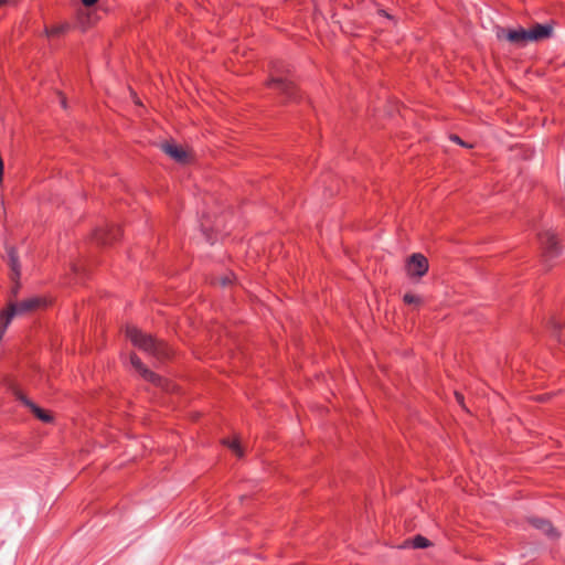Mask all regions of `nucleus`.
<instances>
[{
  "mask_svg": "<svg viewBox=\"0 0 565 565\" xmlns=\"http://www.w3.org/2000/svg\"><path fill=\"white\" fill-rule=\"evenodd\" d=\"M126 337L136 348L158 361H163L170 356V349L164 342L157 340L150 334L143 333L136 327H127Z\"/></svg>",
  "mask_w": 565,
  "mask_h": 565,
  "instance_id": "1",
  "label": "nucleus"
},
{
  "mask_svg": "<svg viewBox=\"0 0 565 565\" xmlns=\"http://www.w3.org/2000/svg\"><path fill=\"white\" fill-rule=\"evenodd\" d=\"M290 71L282 62H274L270 67L268 87L278 92L285 100H297V88L290 78Z\"/></svg>",
  "mask_w": 565,
  "mask_h": 565,
  "instance_id": "2",
  "label": "nucleus"
},
{
  "mask_svg": "<svg viewBox=\"0 0 565 565\" xmlns=\"http://www.w3.org/2000/svg\"><path fill=\"white\" fill-rule=\"evenodd\" d=\"M40 299L30 298L20 302H12L0 313V341L2 340L13 317L32 311L40 306Z\"/></svg>",
  "mask_w": 565,
  "mask_h": 565,
  "instance_id": "3",
  "label": "nucleus"
},
{
  "mask_svg": "<svg viewBox=\"0 0 565 565\" xmlns=\"http://www.w3.org/2000/svg\"><path fill=\"white\" fill-rule=\"evenodd\" d=\"M539 241L543 249V255L546 259L556 257L561 249L556 235L551 231H545L539 234Z\"/></svg>",
  "mask_w": 565,
  "mask_h": 565,
  "instance_id": "4",
  "label": "nucleus"
},
{
  "mask_svg": "<svg viewBox=\"0 0 565 565\" xmlns=\"http://www.w3.org/2000/svg\"><path fill=\"white\" fill-rule=\"evenodd\" d=\"M130 364L147 382H150L157 386H163L164 380L149 370L140 360V358L132 353L130 354Z\"/></svg>",
  "mask_w": 565,
  "mask_h": 565,
  "instance_id": "5",
  "label": "nucleus"
},
{
  "mask_svg": "<svg viewBox=\"0 0 565 565\" xmlns=\"http://www.w3.org/2000/svg\"><path fill=\"white\" fill-rule=\"evenodd\" d=\"M428 260L419 253L413 254L407 263L406 270L411 277H423L428 271Z\"/></svg>",
  "mask_w": 565,
  "mask_h": 565,
  "instance_id": "6",
  "label": "nucleus"
},
{
  "mask_svg": "<svg viewBox=\"0 0 565 565\" xmlns=\"http://www.w3.org/2000/svg\"><path fill=\"white\" fill-rule=\"evenodd\" d=\"M120 236L121 230L116 225H111L106 230H98L95 234V239L100 244L107 245L118 241Z\"/></svg>",
  "mask_w": 565,
  "mask_h": 565,
  "instance_id": "7",
  "label": "nucleus"
},
{
  "mask_svg": "<svg viewBox=\"0 0 565 565\" xmlns=\"http://www.w3.org/2000/svg\"><path fill=\"white\" fill-rule=\"evenodd\" d=\"M17 398L22 402L26 407L31 409V412L42 422L51 423L52 416L46 413L44 409L36 406L32 401H30L26 396H24L21 392H17Z\"/></svg>",
  "mask_w": 565,
  "mask_h": 565,
  "instance_id": "8",
  "label": "nucleus"
},
{
  "mask_svg": "<svg viewBox=\"0 0 565 565\" xmlns=\"http://www.w3.org/2000/svg\"><path fill=\"white\" fill-rule=\"evenodd\" d=\"M529 31L530 41L547 39L552 34V26L548 24H535Z\"/></svg>",
  "mask_w": 565,
  "mask_h": 565,
  "instance_id": "9",
  "label": "nucleus"
},
{
  "mask_svg": "<svg viewBox=\"0 0 565 565\" xmlns=\"http://www.w3.org/2000/svg\"><path fill=\"white\" fill-rule=\"evenodd\" d=\"M529 522L537 530L542 531L548 537H556L557 532L553 527L552 523L548 520L541 518H532Z\"/></svg>",
  "mask_w": 565,
  "mask_h": 565,
  "instance_id": "10",
  "label": "nucleus"
},
{
  "mask_svg": "<svg viewBox=\"0 0 565 565\" xmlns=\"http://www.w3.org/2000/svg\"><path fill=\"white\" fill-rule=\"evenodd\" d=\"M162 150L174 159L177 162H184L186 159V152L179 146L170 142L162 145Z\"/></svg>",
  "mask_w": 565,
  "mask_h": 565,
  "instance_id": "11",
  "label": "nucleus"
},
{
  "mask_svg": "<svg viewBox=\"0 0 565 565\" xmlns=\"http://www.w3.org/2000/svg\"><path fill=\"white\" fill-rule=\"evenodd\" d=\"M507 39L512 43L529 42L530 41L529 31L523 28H519L516 30H510L508 32Z\"/></svg>",
  "mask_w": 565,
  "mask_h": 565,
  "instance_id": "12",
  "label": "nucleus"
},
{
  "mask_svg": "<svg viewBox=\"0 0 565 565\" xmlns=\"http://www.w3.org/2000/svg\"><path fill=\"white\" fill-rule=\"evenodd\" d=\"M9 265L12 271L11 278L18 279L20 277V263L19 257L14 248L10 247L8 249Z\"/></svg>",
  "mask_w": 565,
  "mask_h": 565,
  "instance_id": "13",
  "label": "nucleus"
},
{
  "mask_svg": "<svg viewBox=\"0 0 565 565\" xmlns=\"http://www.w3.org/2000/svg\"><path fill=\"white\" fill-rule=\"evenodd\" d=\"M70 29V24L67 23H62V24H58V25H54V26H51V28H46L45 29V32H46V35L47 36H60L64 33H66Z\"/></svg>",
  "mask_w": 565,
  "mask_h": 565,
  "instance_id": "14",
  "label": "nucleus"
},
{
  "mask_svg": "<svg viewBox=\"0 0 565 565\" xmlns=\"http://www.w3.org/2000/svg\"><path fill=\"white\" fill-rule=\"evenodd\" d=\"M430 545V542L429 540H427L426 537L422 536V535H416L412 541H411V546L414 547V548H426Z\"/></svg>",
  "mask_w": 565,
  "mask_h": 565,
  "instance_id": "15",
  "label": "nucleus"
},
{
  "mask_svg": "<svg viewBox=\"0 0 565 565\" xmlns=\"http://www.w3.org/2000/svg\"><path fill=\"white\" fill-rule=\"evenodd\" d=\"M224 443L228 446V448H231L234 451V454L237 457H239V458L243 457V450L237 440H226Z\"/></svg>",
  "mask_w": 565,
  "mask_h": 565,
  "instance_id": "16",
  "label": "nucleus"
},
{
  "mask_svg": "<svg viewBox=\"0 0 565 565\" xmlns=\"http://www.w3.org/2000/svg\"><path fill=\"white\" fill-rule=\"evenodd\" d=\"M403 300L408 305L418 303L420 301V299L413 294H405Z\"/></svg>",
  "mask_w": 565,
  "mask_h": 565,
  "instance_id": "17",
  "label": "nucleus"
},
{
  "mask_svg": "<svg viewBox=\"0 0 565 565\" xmlns=\"http://www.w3.org/2000/svg\"><path fill=\"white\" fill-rule=\"evenodd\" d=\"M98 0H82L83 4L86 7L94 6Z\"/></svg>",
  "mask_w": 565,
  "mask_h": 565,
  "instance_id": "18",
  "label": "nucleus"
},
{
  "mask_svg": "<svg viewBox=\"0 0 565 565\" xmlns=\"http://www.w3.org/2000/svg\"><path fill=\"white\" fill-rule=\"evenodd\" d=\"M451 140L461 145V146H465L463 141L460 139V137L458 136H451Z\"/></svg>",
  "mask_w": 565,
  "mask_h": 565,
  "instance_id": "19",
  "label": "nucleus"
},
{
  "mask_svg": "<svg viewBox=\"0 0 565 565\" xmlns=\"http://www.w3.org/2000/svg\"><path fill=\"white\" fill-rule=\"evenodd\" d=\"M10 3V0H0V6H4Z\"/></svg>",
  "mask_w": 565,
  "mask_h": 565,
  "instance_id": "20",
  "label": "nucleus"
},
{
  "mask_svg": "<svg viewBox=\"0 0 565 565\" xmlns=\"http://www.w3.org/2000/svg\"><path fill=\"white\" fill-rule=\"evenodd\" d=\"M230 282H231V280H230L228 278H225V279H223V281H222V284H223V285H227V284H230Z\"/></svg>",
  "mask_w": 565,
  "mask_h": 565,
  "instance_id": "21",
  "label": "nucleus"
},
{
  "mask_svg": "<svg viewBox=\"0 0 565 565\" xmlns=\"http://www.w3.org/2000/svg\"><path fill=\"white\" fill-rule=\"evenodd\" d=\"M456 397H457V399H458L459 402H461L462 396H461L460 394L456 393Z\"/></svg>",
  "mask_w": 565,
  "mask_h": 565,
  "instance_id": "22",
  "label": "nucleus"
},
{
  "mask_svg": "<svg viewBox=\"0 0 565 565\" xmlns=\"http://www.w3.org/2000/svg\"><path fill=\"white\" fill-rule=\"evenodd\" d=\"M62 106L65 108L66 107V102L64 98H62Z\"/></svg>",
  "mask_w": 565,
  "mask_h": 565,
  "instance_id": "23",
  "label": "nucleus"
}]
</instances>
